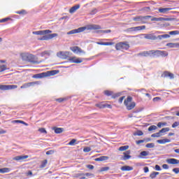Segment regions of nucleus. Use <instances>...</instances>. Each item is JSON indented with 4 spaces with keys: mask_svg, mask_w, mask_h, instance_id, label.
Instances as JSON below:
<instances>
[{
    "mask_svg": "<svg viewBox=\"0 0 179 179\" xmlns=\"http://www.w3.org/2000/svg\"><path fill=\"white\" fill-rule=\"evenodd\" d=\"M105 96H112L113 94V91H110V90H105L103 92Z\"/></svg>",
    "mask_w": 179,
    "mask_h": 179,
    "instance_id": "nucleus-45",
    "label": "nucleus"
},
{
    "mask_svg": "<svg viewBox=\"0 0 179 179\" xmlns=\"http://www.w3.org/2000/svg\"><path fill=\"white\" fill-rule=\"evenodd\" d=\"M166 47H169V48H179V43H169L166 44Z\"/></svg>",
    "mask_w": 179,
    "mask_h": 179,
    "instance_id": "nucleus-23",
    "label": "nucleus"
},
{
    "mask_svg": "<svg viewBox=\"0 0 179 179\" xmlns=\"http://www.w3.org/2000/svg\"><path fill=\"white\" fill-rule=\"evenodd\" d=\"M53 153H54V150H50L46 152L47 155H52Z\"/></svg>",
    "mask_w": 179,
    "mask_h": 179,
    "instance_id": "nucleus-63",
    "label": "nucleus"
},
{
    "mask_svg": "<svg viewBox=\"0 0 179 179\" xmlns=\"http://www.w3.org/2000/svg\"><path fill=\"white\" fill-rule=\"evenodd\" d=\"M109 157L108 156H101L95 159V162H106L108 160Z\"/></svg>",
    "mask_w": 179,
    "mask_h": 179,
    "instance_id": "nucleus-28",
    "label": "nucleus"
},
{
    "mask_svg": "<svg viewBox=\"0 0 179 179\" xmlns=\"http://www.w3.org/2000/svg\"><path fill=\"white\" fill-rule=\"evenodd\" d=\"M146 156H149V152L148 151H142L141 153H140V156L139 157L141 159H142L143 157H145Z\"/></svg>",
    "mask_w": 179,
    "mask_h": 179,
    "instance_id": "nucleus-35",
    "label": "nucleus"
},
{
    "mask_svg": "<svg viewBox=\"0 0 179 179\" xmlns=\"http://www.w3.org/2000/svg\"><path fill=\"white\" fill-rule=\"evenodd\" d=\"M163 40V38H170V35L169 34H164V35H159L157 36V40Z\"/></svg>",
    "mask_w": 179,
    "mask_h": 179,
    "instance_id": "nucleus-32",
    "label": "nucleus"
},
{
    "mask_svg": "<svg viewBox=\"0 0 179 179\" xmlns=\"http://www.w3.org/2000/svg\"><path fill=\"white\" fill-rule=\"evenodd\" d=\"M120 96H121V93L114 94V92H113L112 99H117V98L120 97Z\"/></svg>",
    "mask_w": 179,
    "mask_h": 179,
    "instance_id": "nucleus-48",
    "label": "nucleus"
},
{
    "mask_svg": "<svg viewBox=\"0 0 179 179\" xmlns=\"http://www.w3.org/2000/svg\"><path fill=\"white\" fill-rule=\"evenodd\" d=\"M170 36H177L179 34V31H171L169 32Z\"/></svg>",
    "mask_w": 179,
    "mask_h": 179,
    "instance_id": "nucleus-44",
    "label": "nucleus"
},
{
    "mask_svg": "<svg viewBox=\"0 0 179 179\" xmlns=\"http://www.w3.org/2000/svg\"><path fill=\"white\" fill-rule=\"evenodd\" d=\"M159 172H152L150 173V177L153 179V178H156V177H157V176H159Z\"/></svg>",
    "mask_w": 179,
    "mask_h": 179,
    "instance_id": "nucleus-38",
    "label": "nucleus"
},
{
    "mask_svg": "<svg viewBox=\"0 0 179 179\" xmlns=\"http://www.w3.org/2000/svg\"><path fill=\"white\" fill-rule=\"evenodd\" d=\"M155 170H156V171H161L162 168L159 165H155Z\"/></svg>",
    "mask_w": 179,
    "mask_h": 179,
    "instance_id": "nucleus-60",
    "label": "nucleus"
},
{
    "mask_svg": "<svg viewBox=\"0 0 179 179\" xmlns=\"http://www.w3.org/2000/svg\"><path fill=\"white\" fill-rule=\"evenodd\" d=\"M68 99L66 98H59L56 99V101H58V103H62V101H66Z\"/></svg>",
    "mask_w": 179,
    "mask_h": 179,
    "instance_id": "nucleus-50",
    "label": "nucleus"
},
{
    "mask_svg": "<svg viewBox=\"0 0 179 179\" xmlns=\"http://www.w3.org/2000/svg\"><path fill=\"white\" fill-rule=\"evenodd\" d=\"M150 17H152V16L150 15H145V16L137 15L133 18V20L134 22H140V23L145 24V23H147L148 19H150Z\"/></svg>",
    "mask_w": 179,
    "mask_h": 179,
    "instance_id": "nucleus-6",
    "label": "nucleus"
},
{
    "mask_svg": "<svg viewBox=\"0 0 179 179\" xmlns=\"http://www.w3.org/2000/svg\"><path fill=\"white\" fill-rule=\"evenodd\" d=\"M34 85H40V82L36 81L24 83L20 87V89H27L28 87H31V86H34Z\"/></svg>",
    "mask_w": 179,
    "mask_h": 179,
    "instance_id": "nucleus-12",
    "label": "nucleus"
},
{
    "mask_svg": "<svg viewBox=\"0 0 179 179\" xmlns=\"http://www.w3.org/2000/svg\"><path fill=\"white\" fill-rule=\"evenodd\" d=\"M52 130L55 131L56 134H62L64 132V128L61 127H52Z\"/></svg>",
    "mask_w": 179,
    "mask_h": 179,
    "instance_id": "nucleus-29",
    "label": "nucleus"
},
{
    "mask_svg": "<svg viewBox=\"0 0 179 179\" xmlns=\"http://www.w3.org/2000/svg\"><path fill=\"white\" fill-rule=\"evenodd\" d=\"M32 33L36 36H43L41 38H38L39 41H48V40H52V38L58 37V34H50L52 33V31L50 29L36 31H33Z\"/></svg>",
    "mask_w": 179,
    "mask_h": 179,
    "instance_id": "nucleus-1",
    "label": "nucleus"
},
{
    "mask_svg": "<svg viewBox=\"0 0 179 179\" xmlns=\"http://www.w3.org/2000/svg\"><path fill=\"white\" fill-rule=\"evenodd\" d=\"M168 164H179V160L174 158H169L166 159Z\"/></svg>",
    "mask_w": 179,
    "mask_h": 179,
    "instance_id": "nucleus-20",
    "label": "nucleus"
},
{
    "mask_svg": "<svg viewBox=\"0 0 179 179\" xmlns=\"http://www.w3.org/2000/svg\"><path fill=\"white\" fill-rule=\"evenodd\" d=\"M144 38H146V40H157V36L155 34H144Z\"/></svg>",
    "mask_w": 179,
    "mask_h": 179,
    "instance_id": "nucleus-17",
    "label": "nucleus"
},
{
    "mask_svg": "<svg viewBox=\"0 0 179 179\" xmlns=\"http://www.w3.org/2000/svg\"><path fill=\"white\" fill-rule=\"evenodd\" d=\"M163 78H170V79H174V74L170 71H165L162 75Z\"/></svg>",
    "mask_w": 179,
    "mask_h": 179,
    "instance_id": "nucleus-21",
    "label": "nucleus"
},
{
    "mask_svg": "<svg viewBox=\"0 0 179 179\" xmlns=\"http://www.w3.org/2000/svg\"><path fill=\"white\" fill-rule=\"evenodd\" d=\"M70 50H71L73 52H75L76 54H85V51L78 46L71 47L70 48Z\"/></svg>",
    "mask_w": 179,
    "mask_h": 179,
    "instance_id": "nucleus-15",
    "label": "nucleus"
},
{
    "mask_svg": "<svg viewBox=\"0 0 179 179\" xmlns=\"http://www.w3.org/2000/svg\"><path fill=\"white\" fill-rule=\"evenodd\" d=\"M146 26L142 25L138 27H133L127 29L129 33H134V31H141V30H145Z\"/></svg>",
    "mask_w": 179,
    "mask_h": 179,
    "instance_id": "nucleus-7",
    "label": "nucleus"
},
{
    "mask_svg": "<svg viewBox=\"0 0 179 179\" xmlns=\"http://www.w3.org/2000/svg\"><path fill=\"white\" fill-rule=\"evenodd\" d=\"M143 135V132L141 130H138L136 133H134V136H142Z\"/></svg>",
    "mask_w": 179,
    "mask_h": 179,
    "instance_id": "nucleus-42",
    "label": "nucleus"
},
{
    "mask_svg": "<svg viewBox=\"0 0 179 179\" xmlns=\"http://www.w3.org/2000/svg\"><path fill=\"white\" fill-rule=\"evenodd\" d=\"M17 89V85H0V90H13Z\"/></svg>",
    "mask_w": 179,
    "mask_h": 179,
    "instance_id": "nucleus-8",
    "label": "nucleus"
},
{
    "mask_svg": "<svg viewBox=\"0 0 179 179\" xmlns=\"http://www.w3.org/2000/svg\"><path fill=\"white\" fill-rule=\"evenodd\" d=\"M8 20H10V17H6L0 20V23H5L8 22Z\"/></svg>",
    "mask_w": 179,
    "mask_h": 179,
    "instance_id": "nucleus-52",
    "label": "nucleus"
},
{
    "mask_svg": "<svg viewBox=\"0 0 179 179\" xmlns=\"http://www.w3.org/2000/svg\"><path fill=\"white\" fill-rule=\"evenodd\" d=\"M20 57L22 59V61H27V58L29 57V53H26V52H24V53H21L20 54Z\"/></svg>",
    "mask_w": 179,
    "mask_h": 179,
    "instance_id": "nucleus-31",
    "label": "nucleus"
},
{
    "mask_svg": "<svg viewBox=\"0 0 179 179\" xmlns=\"http://www.w3.org/2000/svg\"><path fill=\"white\" fill-rule=\"evenodd\" d=\"M51 54V51L49 50H45L41 53V57H45L47 55L48 57H50Z\"/></svg>",
    "mask_w": 179,
    "mask_h": 179,
    "instance_id": "nucleus-36",
    "label": "nucleus"
},
{
    "mask_svg": "<svg viewBox=\"0 0 179 179\" xmlns=\"http://www.w3.org/2000/svg\"><path fill=\"white\" fill-rule=\"evenodd\" d=\"M157 142L160 145H164V143H170L171 141H170V139L169 138H164V139L157 140Z\"/></svg>",
    "mask_w": 179,
    "mask_h": 179,
    "instance_id": "nucleus-26",
    "label": "nucleus"
},
{
    "mask_svg": "<svg viewBox=\"0 0 179 179\" xmlns=\"http://www.w3.org/2000/svg\"><path fill=\"white\" fill-rule=\"evenodd\" d=\"M108 170H110V167L108 166L102 167L101 169V171H108Z\"/></svg>",
    "mask_w": 179,
    "mask_h": 179,
    "instance_id": "nucleus-57",
    "label": "nucleus"
},
{
    "mask_svg": "<svg viewBox=\"0 0 179 179\" xmlns=\"http://www.w3.org/2000/svg\"><path fill=\"white\" fill-rule=\"evenodd\" d=\"M145 148H148L149 149H152V148H155V143H148L145 145Z\"/></svg>",
    "mask_w": 179,
    "mask_h": 179,
    "instance_id": "nucleus-47",
    "label": "nucleus"
},
{
    "mask_svg": "<svg viewBox=\"0 0 179 179\" xmlns=\"http://www.w3.org/2000/svg\"><path fill=\"white\" fill-rule=\"evenodd\" d=\"M145 140H138L136 141V145H141V143H143Z\"/></svg>",
    "mask_w": 179,
    "mask_h": 179,
    "instance_id": "nucleus-59",
    "label": "nucleus"
},
{
    "mask_svg": "<svg viewBox=\"0 0 179 179\" xmlns=\"http://www.w3.org/2000/svg\"><path fill=\"white\" fill-rule=\"evenodd\" d=\"M87 169H89L90 170H93V169H94V166L92 164L87 165Z\"/></svg>",
    "mask_w": 179,
    "mask_h": 179,
    "instance_id": "nucleus-62",
    "label": "nucleus"
},
{
    "mask_svg": "<svg viewBox=\"0 0 179 179\" xmlns=\"http://www.w3.org/2000/svg\"><path fill=\"white\" fill-rule=\"evenodd\" d=\"M98 45H114L115 42H97Z\"/></svg>",
    "mask_w": 179,
    "mask_h": 179,
    "instance_id": "nucleus-27",
    "label": "nucleus"
},
{
    "mask_svg": "<svg viewBox=\"0 0 179 179\" xmlns=\"http://www.w3.org/2000/svg\"><path fill=\"white\" fill-rule=\"evenodd\" d=\"M163 20H169V18H164V17H158V18H157V17H154V18H152L151 19V21L152 22H162V21H163Z\"/></svg>",
    "mask_w": 179,
    "mask_h": 179,
    "instance_id": "nucleus-30",
    "label": "nucleus"
},
{
    "mask_svg": "<svg viewBox=\"0 0 179 179\" xmlns=\"http://www.w3.org/2000/svg\"><path fill=\"white\" fill-rule=\"evenodd\" d=\"M95 107L97 108L103 109V108H113V106L104 102H99L95 104Z\"/></svg>",
    "mask_w": 179,
    "mask_h": 179,
    "instance_id": "nucleus-9",
    "label": "nucleus"
},
{
    "mask_svg": "<svg viewBox=\"0 0 179 179\" xmlns=\"http://www.w3.org/2000/svg\"><path fill=\"white\" fill-rule=\"evenodd\" d=\"M14 122H16L17 124H23V125H25V127H28L29 124L26 123L23 120H15Z\"/></svg>",
    "mask_w": 179,
    "mask_h": 179,
    "instance_id": "nucleus-40",
    "label": "nucleus"
},
{
    "mask_svg": "<svg viewBox=\"0 0 179 179\" xmlns=\"http://www.w3.org/2000/svg\"><path fill=\"white\" fill-rule=\"evenodd\" d=\"M86 29H87L86 27H82L77 29H73V30L67 32V34L71 35V34H76L78 33H82V31H85V30H86Z\"/></svg>",
    "mask_w": 179,
    "mask_h": 179,
    "instance_id": "nucleus-10",
    "label": "nucleus"
},
{
    "mask_svg": "<svg viewBox=\"0 0 179 179\" xmlns=\"http://www.w3.org/2000/svg\"><path fill=\"white\" fill-rule=\"evenodd\" d=\"M127 149H129V145L121 146L119 148L118 150L120 152H125V150H127Z\"/></svg>",
    "mask_w": 179,
    "mask_h": 179,
    "instance_id": "nucleus-37",
    "label": "nucleus"
},
{
    "mask_svg": "<svg viewBox=\"0 0 179 179\" xmlns=\"http://www.w3.org/2000/svg\"><path fill=\"white\" fill-rule=\"evenodd\" d=\"M172 171L175 173V174H178L179 173V168H174Z\"/></svg>",
    "mask_w": 179,
    "mask_h": 179,
    "instance_id": "nucleus-58",
    "label": "nucleus"
},
{
    "mask_svg": "<svg viewBox=\"0 0 179 179\" xmlns=\"http://www.w3.org/2000/svg\"><path fill=\"white\" fill-rule=\"evenodd\" d=\"M10 171V169L9 168L0 169V174H5V173H9Z\"/></svg>",
    "mask_w": 179,
    "mask_h": 179,
    "instance_id": "nucleus-33",
    "label": "nucleus"
},
{
    "mask_svg": "<svg viewBox=\"0 0 179 179\" xmlns=\"http://www.w3.org/2000/svg\"><path fill=\"white\" fill-rule=\"evenodd\" d=\"M124 104L129 111L134 110L136 106V103L132 101V97L129 96L124 101Z\"/></svg>",
    "mask_w": 179,
    "mask_h": 179,
    "instance_id": "nucleus-4",
    "label": "nucleus"
},
{
    "mask_svg": "<svg viewBox=\"0 0 179 179\" xmlns=\"http://www.w3.org/2000/svg\"><path fill=\"white\" fill-rule=\"evenodd\" d=\"M29 159V155H19L13 158V160L15 162H26V159Z\"/></svg>",
    "mask_w": 179,
    "mask_h": 179,
    "instance_id": "nucleus-13",
    "label": "nucleus"
},
{
    "mask_svg": "<svg viewBox=\"0 0 179 179\" xmlns=\"http://www.w3.org/2000/svg\"><path fill=\"white\" fill-rule=\"evenodd\" d=\"M38 131L41 132V134H47V130H45V128H40V129H38Z\"/></svg>",
    "mask_w": 179,
    "mask_h": 179,
    "instance_id": "nucleus-54",
    "label": "nucleus"
},
{
    "mask_svg": "<svg viewBox=\"0 0 179 179\" xmlns=\"http://www.w3.org/2000/svg\"><path fill=\"white\" fill-rule=\"evenodd\" d=\"M6 65L0 66V72H3L4 71H6Z\"/></svg>",
    "mask_w": 179,
    "mask_h": 179,
    "instance_id": "nucleus-53",
    "label": "nucleus"
},
{
    "mask_svg": "<svg viewBox=\"0 0 179 179\" xmlns=\"http://www.w3.org/2000/svg\"><path fill=\"white\" fill-rule=\"evenodd\" d=\"M122 171H132L134 170V167L129 166H123L120 168Z\"/></svg>",
    "mask_w": 179,
    "mask_h": 179,
    "instance_id": "nucleus-25",
    "label": "nucleus"
},
{
    "mask_svg": "<svg viewBox=\"0 0 179 179\" xmlns=\"http://www.w3.org/2000/svg\"><path fill=\"white\" fill-rule=\"evenodd\" d=\"M98 10L97 8H93L90 13V15H96V13H97Z\"/></svg>",
    "mask_w": 179,
    "mask_h": 179,
    "instance_id": "nucleus-55",
    "label": "nucleus"
},
{
    "mask_svg": "<svg viewBox=\"0 0 179 179\" xmlns=\"http://www.w3.org/2000/svg\"><path fill=\"white\" fill-rule=\"evenodd\" d=\"M27 62H31L32 64H37V61L36 60V56H34V55L29 53L28 57L27 59Z\"/></svg>",
    "mask_w": 179,
    "mask_h": 179,
    "instance_id": "nucleus-16",
    "label": "nucleus"
},
{
    "mask_svg": "<svg viewBox=\"0 0 179 179\" xmlns=\"http://www.w3.org/2000/svg\"><path fill=\"white\" fill-rule=\"evenodd\" d=\"M78 176L80 179H85V173H78Z\"/></svg>",
    "mask_w": 179,
    "mask_h": 179,
    "instance_id": "nucleus-61",
    "label": "nucleus"
},
{
    "mask_svg": "<svg viewBox=\"0 0 179 179\" xmlns=\"http://www.w3.org/2000/svg\"><path fill=\"white\" fill-rule=\"evenodd\" d=\"M155 57H167L169 52L164 50H155Z\"/></svg>",
    "mask_w": 179,
    "mask_h": 179,
    "instance_id": "nucleus-14",
    "label": "nucleus"
},
{
    "mask_svg": "<svg viewBox=\"0 0 179 179\" xmlns=\"http://www.w3.org/2000/svg\"><path fill=\"white\" fill-rule=\"evenodd\" d=\"M115 50L117 51H122V50H129V44L128 42H119L115 45Z\"/></svg>",
    "mask_w": 179,
    "mask_h": 179,
    "instance_id": "nucleus-5",
    "label": "nucleus"
},
{
    "mask_svg": "<svg viewBox=\"0 0 179 179\" xmlns=\"http://www.w3.org/2000/svg\"><path fill=\"white\" fill-rule=\"evenodd\" d=\"M123 156L122 157V160H129L131 157H132L131 155V150H127L124 152H123Z\"/></svg>",
    "mask_w": 179,
    "mask_h": 179,
    "instance_id": "nucleus-18",
    "label": "nucleus"
},
{
    "mask_svg": "<svg viewBox=\"0 0 179 179\" xmlns=\"http://www.w3.org/2000/svg\"><path fill=\"white\" fill-rule=\"evenodd\" d=\"M87 30H100L101 27L97 24H90L87 27Z\"/></svg>",
    "mask_w": 179,
    "mask_h": 179,
    "instance_id": "nucleus-19",
    "label": "nucleus"
},
{
    "mask_svg": "<svg viewBox=\"0 0 179 179\" xmlns=\"http://www.w3.org/2000/svg\"><path fill=\"white\" fill-rule=\"evenodd\" d=\"M48 163V161L47 159L42 161L41 165L39 166V169H44V167H46Z\"/></svg>",
    "mask_w": 179,
    "mask_h": 179,
    "instance_id": "nucleus-34",
    "label": "nucleus"
},
{
    "mask_svg": "<svg viewBox=\"0 0 179 179\" xmlns=\"http://www.w3.org/2000/svg\"><path fill=\"white\" fill-rule=\"evenodd\" d=\"M71 52H59L57 53V57L58 58H61L62 59H68L70 62L73 64H82L83 62V59L82 58H77L76 57H70Z\"/></svg>",
    "mask_w": 179,
    "mask_h": 179,
    "instance_id": "nucleus-2",
    "label": "nucleus"
},
{
    "mask_svg": "<svg viewBox=\"0 0 179 179\" xmlns=\"http://www.w3.org/2000/svg\"><path fill=\"white\" fill-rule=\"evenodd\" d=\"M173 10L172 8H159L158 9V11L159 12V13L167 14V13H169V10Z\"/></svg>",
    "mask_w": 179,
    "mask_h": 179,
    "instance_id": "nucleus-22",
    "label": "nucleus"
},
{
    "mask_svg": "<svg viewBox=\"0 0 179 179\" xmlns=\"http://www.w3.org/2000/svg\"><path fill=\"white\" fill-rule=\"evenodd\" d=\"M80 8V5L77 4L69 9V13H75Z\"/></svg>",
    "mask_w": 179,
    "mask_h": 179,
    "instance_id": "nucleus-24",
    "label": "nucleus"
},
{
    "mask_svg": "<svg viewBox=\"0 0 179 179\" xmlns=\"http://www.w3.org/2000/svg\"><path fill=\"white\" fill-rule=\"evenodd\" d=\"M141 57H155V50L144 51L139 54Z\"/></svg>",
    "mask_w": 179,
    "mask_h": 179,
    "instance_id": "nucleus-11",
    "label": "nucleus"
},
{
    "mask_svg": "<svg viewBox=\"0 0 179 179\" xmlns=\"http://www.w3.org/2000/svg\"><path fill=\"white\" fill-rule=\"evenodd\" d=\"M162 134L160 133V131L157 132V133H155L151 135L152 138H160V136H162Z\"/></svg>",
    "mask_w": 179,
    "mask_h": 179,
    "instance_id": "nucleus-39",
    "label": "nucleus"
},
{
    "mask_svg": "<svg viewBox=\"0 0 179 179\" xmlns=\"http://www.w3.org/2000/svg\"><path fill=\"white\" fill-rule=\"evenodd\" d=\"M75 143H76V139L73 138L68 143V145H69V146H73Z\"/></svg>",
    "mask_w": 179,
    "mask_h": 179,
    "instance_id": "nucleus-51",
    "label": "nucleus"
},
{
    "mask_svg": "<svg viewBox=\"0 0 179 179\" xmlns=\"http://www.w3.org/2000/svg\"><path fill=\"white\" fill-rule=\"evenodd\" d=\"M58 70H52V71H49L43 73H40L38 74H34L32 78L34 79H43V78H48L50 76H54L55 75H57L59 73Z\"/></svg>",
    "mask_w": 179,
    "mask_h": 179,
    "instance_id": "nucleus-3",
    "label": "nucleus"
},
{
    "mask_svg": "<svg viewBox=\"0 0 179 179\" xmlns=\"http://www.w3.org/2000/svg\"><path fill=\"white\" fill-rule=\"evenodd\" d=\"M15 13H17V15H27V11H26V10H21L15 12Z\"/></svg>",
    "mask_w": 179,
    "mask_h": 179,
    "instance_id": "nucleus-41",
    "label": "nucleus"
},
{
    "mask_svg": "<svg viewBox=\"0 0 179 179\" xmlns=\"http://www.w3.org/2000/svg\"><path fill=\"white\" fill-rule=\"evenodd\" d=\"M90 150H92V148H90V147H85L83 149V152H85V153L90 152Z\"/></svg>",
    "mask_w": 179,
    "mask_h": 179,
    "instance_id": "nucleus-56",
    "label": "nucleus"
},
{
    "mask_svg": "<svg viewBox=\"0 0 179 179\" xmlns=\"http://www.w3.org/2000/svg\"><path fill=\"white\" fill-rule=\"evenodd\" d=\"M156 129H157V127L155 126V125H151L149 128H148V131L150 132L152 131H156Z\"/></svg>",
    "mask_w": 179,
    "mask_h": 179,
    "instance_id": "nucleus-46",
    "label": "nucleus"
},
{
    "mask_svg": "<svg viewBox=\"0 0 179 179\" xmlns=\"http://www.w3.org/2000/svg\"><path fill=\"white\" fill-rule=\"evenodd\" d=\"M97 33H103V34L111 33V30L110 29L100 30V31H97Z\"/></svg>",
    "mask_w": 179,
    "mask_h": 179,
    "instance_id": "nucleus-49",
    "label": "nucleus"
},
{
    "mask_svg": "<svg viewBox=\"0 0 179 179\" xmlns=\"http://www.w3.org/2000/svg\"><path fill=\"white\" fill-rule=\"evenodd\" d=\"M179 123L177 122H175L173 124H172V128H176V127H178Z\"/></svg>",
    "mask_w": 179,
    "mask_h": 179,
    "instance_id": "nucleus-64",
    "label": "nucleus"
},
{
    "mask_svg": "<svg viewBox=\"0 0 179 179\" xmlns=\"http://www.w3.org/2000/svg\"><path fill=\"white\" fill-rule=\"evenodd\" d=\"M169 131H170V128L169 127H165L162 129L159 132L160 134H166V132H169Z\"/></svg>",
    "mask_w": 179,
    "mask_h": 179,
    "instance_id": "nucleus-43",
    "label": "nucleus"
}]
</instances>
